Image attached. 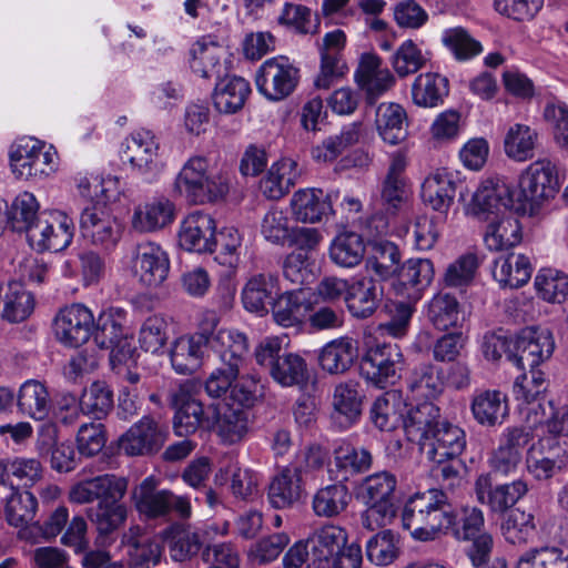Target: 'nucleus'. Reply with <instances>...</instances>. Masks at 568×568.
Wrapping results in <instances>:
<instances>
[{
	"mask_svg": "<svg viewBox=\"0 0 568 568\" xmlns=\"http://www.w3.org/2000/svg\"><path fill=\"white\" fill-rule=\"evenodd\" d=\"M407 439L417 443L429 462H447L462 456L467 445L465 430L440 416V408L424 402L410 408L404 419Z\"/></svg>",
	"mask_w": 568,
	"mask_h": 568,
	"instance_id": "f257e3e1",
	"label": "nucleus"
},
{
	"mask_svg": "<svg viewBox=\"0 0 568 568\" xmlns=\"http://www.w3.org/2000/svg\"><path fill=\"white\" fill-rule=\"evenodd\" d=\"M128 490V479L114 474L100 475L74 485L69 494L74 504L95 506L87 509V516L98 532L108 536L118 530L128 518V507L122 503Z\"/></svg>",
	"mask_w": 568,
	"mask_h": 568,
	"instance_id": "f03ea898",
	"label": "nucleus"
},
{
	"mask_svg": "<svg viewBox=\"0 0 568 568\" xmlns=\"http://www.w3.org/2000/svg\"><path fill=\"white\" fill-rule=\"evenodd\" d=\"M403 527L419 541H433L442 534H448L454 524V506L443 489L416 493L404 506Z\"/></svg>",
	"mask_w": 568,
	"mask_h": 568,
	"instance_id": "7ed1b4c3",
	"label": "nucleus"
},
{
	"mask_svg": "<svg viewBox=\"0 0 568 568\" xmlns=\"http://www.w3.org/2000/svg\"><path fill=\"white\" fill-rule=\"evenodd\" d=\"M227 179L210 170L204 156H192L178 173L173 190L187 203L203 205L216 203L229 193Z\"/></svg>",
	"mask_w": 568,
	"mask_h": 568,
	"instance_id": "20e7f679",
	"label": "nucleus"
},
{
	"mask_svg": "<svg viewBox=\"0 0 568 568\" xmlns=\"http://www.w3.org/2000/svg\"><path fill=\"white\" fill-rule=\"evenodd\" d=\"M559 191L556 165L547 159L530 163L520 174L516 196V211L534 215Z\"/></svg>",
	"mask_w": 568,
	"mask_h": 568,
	"instance_id": "39448f33",
	"label": "nucleus"
},
{
	"mask_svg": "<svg viewBox=\"0 0 568 568\" xmlns=\"http://www.w3.org/2000/svg\"><path fill=\"white\" fill-rule=\"evenodd\" d=\"M254 356L257 365L283 387L302 386L308 381L306 361L296 353L284 351L277 337L264 338L256 346Z\"/></svg>",
	"mask_w": 568,
	"mask_h": 568,
	"instance_id": "423d86ee",
	"label": "nucleus"
},
{
	"mask_svg": "<svg viewBox=\"0 0 568 568\" xmlns=\"http://www.w3.org/2000/svg\"><path fill=\"white\" fill-rule=\"evenodd\" d=\"M158 485L154 476H148L133 488L131 499L136 511L146 519H164L172 513L181 519L190 518V499L169 489H159Z\"/></svg>",
	"mask_w": 568,
	"mask_h": 568,
	"instance_id": "0eeeda50",
	"label": "nucleus"
},
{
	"mask_svg": "<svg viewBox=\"0 0 568 568\" xmlns=\"http://www.w3.org/2000/svg\"><path fill=\"white\" fill-rule=\"evenodd\" d=\"M13 174L23 180H43L58 168V155L52 146L47 148L37 139H22L10 152Z\"/></svg>",
	"mask_w": 568,
	"mask_h": 568,
	"instance_id": "6e6552de",
	"label": "nucleus"
},
{
	"mask_svg": "<svg viewBox=\"0 0 568 568\" xmlns=\"http://www.w3.org/2000/svg\"><path fill=\"white\" fill-rule=\"evenodd\" d=\"M403 353L397 344L375 343L361 359V375L374 386L384 389L400 377Z\"/></svg>",
	"mask_w": 568,
	"mask_h": 568,
	"instance_id": "1a4fd4ad",
	"label": "nucleus"
},
{
	"mask_svg": "<svg viewBox=\"0 0 568 568\" xmlns=\"http://www.w3.org/2000/svg\"><path fill=\"white\" fill-rule=\"evenodd\" d=\"M298 81L300 70L285 57L267 59L255 77L258 92L271 101H281L291 95Z\"/></svg>",
	"mask_w": 568,
	"mask_h": 568,
	"instance_id": "9d476101",
	"label": "nucleus"
},
{
	"mask_svg": "<svg viewBox=\"0 0 568 568\" xmlns=\"http://www.w3.org/2000/svg\"><path fill=\"white\" fill-rule=\"evenodd\" d=\"M73 229L72 220L60 211H52L40 213L26 234L36 250L60 252L72 242Z\"/></svg>",
	"mask_w": 568,
	"mask_h": 568,
	"instance_id": "9b49d317",
	"label": "nucleus"
},
{
	"mask_svg": "<svg viewBox=\"0 0 568 568\" xmlns=\"http://www.w3.org/2000/svg\"><path fill=\"white\" fill-rule=\"evenodd\" d=\"M534 434L528 426H510L500 434L498 446L488 458L490 470L495 475L514 474L523 460V452L532 440Z\"/></svg>",
	"mask_w": 568,
	"mask_h": 568,
	"instance_id": "f8f14e48",
	"label": "nucleus"
},
{
	"mask_svg": "<svg viewBox=\"0 0 568 568\" xmlns=\"http://www.w3.org/2000/svg\"><path fill=\"white\" fill-rule=\"evenodd\" d=\"M93 313L80 303L64 306L53 320L54 336L67 347H79L85 344L93 334Z\"/></svg>",
	"mask_w": 568,
	"mask_h": 568,
	"instance_id": "ddd939ff",
	"label": "nucleus"
},
{
	"mask_svg": "<svg viewBox=\"0 0 568 568\" xmlns=\"http://www.w3.org/2000/svg\"><path fill=\"white\" fill-rule=\"evenodd\" d=\"M554 349L555 341L550 331L527 327L514 338L510 362L523 371L538 368L550 358Z\"/></svg>",
	"mask_w": 568,
	"mask_h": 568,
	"instance_id": "4468645a",
	"label": "nucleus"
},
{
	"mask_svg": "<svg viewBox=\"0 0 568 568\" xmlns=\"http://www.w3.org/2000/svg\"><path fill=\"white\" fill-rule=\"evenodd\" d=\"M204 324L207 327V346L219 356L220 363L241 368L248 351L247 337L239 331L216 329L219 320L214 313L204 317Z\"/></svg>",
	"mask_w": 568,
	"mask_h": 568,
	"instance_id": "2eb2a0df",
	"label": "nucleus"
},
{
	"mask_svg": "<svg viewBox=\"0 0 568 568\" xmlns=\"http://www.w3.org/2000/svg\"><path fill=\"white\" fill-rule=\"evenodd\" d=\"M341 199L338 190L324 191L317 187L301 189L291 199L294 219L302 223H320L335 215L334 204Z\"/></svg>",
	"mask_w": 568,
	"mask_h": 568,
	"instance_id": "dca6fc26",
	"label": "nucleus"
},
{
	"mask_svg": "<svg viewBox=\"0 0 568 568\" xmlns=\"http://www.w3.org/2000/svg\"><path fill=\"white\" fill-rule=\"evenodd\" d=\"M80 231L84 240L105 251L113 250L121 239V225L103 206L93 205L82 211Z\"/></svg>",
	"mask_w": 568,
	"mask_h": 568,
	"instance_id": "f3484780",
	"label": "nucleus"
},
{
	"mask_svg": "<svg viewBox=\"0 0 568 568\" xmlns=\"http://www.w3.org/2000/svg\"><path fill=\"white\" fill-rule=\"evenodd\" d=\"M568 454L558 438L548 436L538 439L527 450L526 467L536 479H549L566 467Z\"/></svg>",
	"mask_w": 568,
	"mask_h": 568,
	"instance_id": "a211bd4d",
	"label": "nucleus"
},
{
	"mask_svg": "<svg viewBox=\"0 0 568 568\" xmlns=\"http://www.w3.org/2000/svg\"><path fill=\"white\" fill-rule=\"evenodd\" d=\"M464 183L447 169H437L429 173L423 184L420 196L425 205L446 214L454 204L457 192L464 197Z\"/></svg>",
	"mask_w": 568,
	"mask_h": 568,
	"instance_id": "6ab92c4d",
	"label": "nucleus"
},
{
	"mask_svg": "<svg viewBox=\"0 0 568 568\" xmlns=\"http://www.w3.org/2000/svg\"><path fill=\"white\" fill-rule=\"evenodd\" d=\"M528 490V484L524 479L493 486L489 475H480L475 483L477 500L495 514L511 510Z\"/></svg>",
	"mask_w": 568,
	"mask_h": 568,
	"instance_id": "aec40b11",
	"label": "nucleus"
},
{
	"mask_svg": "<svg viewBox=\"0 0 568 568\" xmlns=\"http://www.w3.org/2000/svg\"><path fill=\"white\" fill-rule=\"evenodd\" d=\"M207 327L204 320L199 329L190 335L176 338L170 351L173 369L179 374H193L203 363L207 346Z\"/></svg>",
	"mask_w": 568,
	"mask_h": 568,
	"instance_id": "412c9836",
	"label": "nucleus"
},
{
	"mask_svg": "<svg viewBox=\"0 0 568 568\" xmlns=\"http://www.w3.org/2000/svg\"><path fill=\"white\" fill-rule=\"evenodd\" d=\"M407 161L404 154L392 155L387 173L382 182L381 201L387 213L396 214L409 201L412 189L405 174Z\"/></svg>",
	"mask_w": 568,
	"mask_h": 568,
	"instance_id": "4be33fe9",
	"label": "nucleus"
},
{
	"mask_svg": "<svg viewBox=\"0 0 568 568\" xmlns=\"http://www.w3.org/2000/svg\"><path fill=\"white\" fill-rule=\"evenodd\" d=\"M171 403L175 408L173 429L178 436L187 437L200 428L209 427V418L204 415L202 403L192 394L189 385H181L171 394Z\"/></svg>",
	"mask_w": 568,
	"mask_h": 568,
	"instance_id": "5701e85b",
	"label": "nucleus"
},
{
	"mask_svg": "<svg viewBox=\"0 0 568 568\" xmlns=\"http://www.w3.org/2000/svg\"><path fill=\"white\" fill-rule=\"evenodd\" d=\"M165 442V433L150 416L133 424L119 440V447L129 456H142L158 452Z\"/></svg>",
	"mask_w": 568,
	"mask_h": 568,
	"instance_id": "b1692460",
	"label": "nucleus"
},
{
	"mask_svg": "<svg viewBox=\"0 0 568 568\" xmlns=\"http://www.w3.org/2000/svg\"><path fill=\"white\" fill-rule=\"evenodd\" d=\"M354 78L365 92L369 105L375 104L395 84L394 75L387 68L382 67L381 58L373 53L362 54Z\"/></svg>",
	"mask_w": 568,
	"mask_h": 568,
	"instance_id": "393cba45",
	"label": "nucleus"
},
{
	"mask_svg": "<svg viewBox=\"0 0 568 568\" xmlns=\"http://www.w3.org/2000/svg\"><path fill=\"white\" fill-rule=\"evenodd\" d=\"M133 271L141 283L150 287H156L168 277L170 271L169 256L156 243H141L135 248Z\"/></svg>",
	"mask_w": 568,
	"mask_h": 568,
	"instance_id": "a878e982",
	"label": "nucleus"
},
{
	"mask_svg": "<svg viewBox=\"0 0 568 568\" xmlns=\"http://www.w3.org/2000/svg\"><path fill=\"white\" fill-rule=\"evenodd\" d=\"M215 230V221L210 214L201 211L193 212L180 225L179 245L189 252H214Z\"/></svg>",
	"mask_w": 568,
	"mask_h": 568,
	"instance_id": "bb28decb",
	"label": "nucleus"
},
{
	"mask_svg": "<svg viewBox=\"0 0 568 568\" xmlns=\"http://www.w3.org/2000/svg\"><path fill=\"white\" fill-rule=\"evenodd\" d=\"M384 297V285L371 276L353 278L346 295V308L358 320L374 315Z\"/></svg>",
	"mask_w": 568,
	"mask_h": 568,
	"instance_id": "cd10ccee",
	"label": "nucleus"
},
{
	"mask_svg": "<svg viewBox=\"0 0 568 568\" xmlns=\"http://www.w3.org/2000/svg\"><path fill=\"white\" fill-rule=\"evenodd\" d=\"M306 541L311 549L308 568H329L331 560L346 547L347 534L339 526L325 525L316 529Z\"/></svg>",
	"mask_w": 568,
	"mask_h": 568,
	"instance_id": "c85d7f7f",
	"label": "nucleus"
},
{
	"mask_svg": "<svg viewBox=\"0 0 568 568\" xmlns=\"http://www.w3.org/2000/svg\"><path fill=\"white\" fill-rule=\"evenodd\" d=\"M158 150L159 145L152 132L142 129L125 140L122 158L143 174H156L162 169L158 161Z\"/></svg>",
	"mask_w": 568,
	"mask_h": 568,
	"instance_id": "c756f323",
	"label": "nucleus"
},
{
	"mask_svg": "<svg viewBox=\"0 0 568 568\" xmlns=\"http://www.w3.org/2000/svg\"><path fill=\"white\" fill-rule=\"evenodd\" d=\"M474 209L477 214H495L508 209L516 210V196L510 187L499 178L484 181L473 196Z\"/></svg>",
	"mask_w": 568,
	"mask_h": 568,
	"instance_id": "7c9ffc66",
	"label": "nucleus"
},
{
	"mask_svg": "<svg viewBox=\"0 0 568 568\" xmlns=\"http://www.w3.org/2000/svg\"><path fill=\"white\" fill-rule=\"evenodd\" d=\"M175 206L166 197H154L134 207L131 225L140 233L154 232L174 221Z\"/></svg>",
	"mask_w": 568,
	"mask_h": 568,
	"instance_id": "2f4dec72",
	"label": "nucleus"
},
{
	"mask_svg": "<svg viewBox=\"0 0 568 568\" xmlns=\"http://www.w3.org/2000/svg\"><path fill=\"white\" fill-rule=\"evenodd\" d=\"M363 395L361 386L354 381L336 385L333 395L332 420L341 429L353 426L362 414Z\"/></svg>",
	"mask_w": 568,
	"mask_h": 568,
	"instance_id": "473e14b6",
	"label": "nucleus"
},
{
	"mask_svg": "<svg viewBox=\"0 0 568 568\" xmlns=\"http://www.w3.org/2000/svg\"><path fill=\"white\" fill-rule=\"evenodd\" d=\"M303 491V479L286 465L272 477L267 486V501L275 509L293 508L300 503Z\"/></svg>",
	"mask_w": 568,
	"mask_h": 568,
	"instance_id": "72a5a7b5",
	"label": "nucleus"
},
{
	"mask_svg": "<svg viewBox=\"0 0 568 568\" xmlns=\"http://www.w3.org/2000/svg\"><path fill=\"white\" fill-rule=\"evenodd\" d=\"M358 356L357 342L343 336L326 343L320 352L318 363L329 374L347 372Z\"/></svg>",
	"mask_w": 568,
	"mask_h": 568,
	"instance_id": "f704fd0d",
	"label": "nucleus"
},
{
	"mask_svg": "<svg viewBox=\"0 0 568 568\" xmlns=\"http://www.w3.org/2000/svg\"><path fill=\"white\" fill-rule=\"evenodd\" d=\"M42 477L41 463L36 458H4L0 459V485L11 489L18 486L30 487Z\"/></svg>",
	"mask_w": 568,
	"mask_h": 568,
	"instance_id": "c9c22d12",
	"label": "nucleus"
},
{
	"mask_svg": "<svg viewBox=\"0 0 568 568\" xmlns=\"http://www.w3.org/2000/svg\"><path fill=\"white\" fill-rule=\"evenodd\" d=\"M493 277L503 288H518L531 277L532 266L523 254H508L494 261Z\"/></svg>",
	"mask_w": 568,
	"mask_h": 568,
	"instance_id": "e433bc0d",
	"label": "nucleus"
},
{
	"mask_svg": "<svg viewBox=\"0 0 568 568\" xmlns=\"http://www.w3.org/2000/svg\"><path fill=\"white\" fill-rule=\"evenodd\" d=\"M407 113L394 102L381 103L376 110L375 123L384 142L396 145L407 136Z\"/></svg>",
	"mask_w": 568,
	"mask_h": 568,
	"instance_id": "4c0bfd02",
	"label": "nucleus"
},
{
	"mask_svg": "<svg viewBox=\"0 0 568 568\" xmlns=\"http://www.w3.org/2000/svg\"><path fill=\"white\" fill-rule=\"evenodd\" d=\"M308 312H311V303L302 288H293L281 294L272 306L275 322L283 327L302 324Z\"/></svg>",
	"mask_w": 568,
	"mask_h": 568,
	"instance_id": "58836bf2",
	"label": "nucleus"
},
{
	"mask_svg": "<svg viewBox=\"0 0 568 568\" xmlns=\"http://www.w3.org/2000/svg\"><path fill=\"white\" fill-rule=\"evenodd\" d=\"M366 253V245L361 234L353 231L338 233L331 242L328 255L331 261L344 268L358 266Z\"/></svg>",
	"mask_w": 568,
	"mask_h": 568,
	"instance_id": "ea45409f",
	"label": "nucleus"
},
{
	"mask_svg": "<svg viewBox=\"0 0 568 568\" xmlns=\"http://www.w3.org/2000/svg\"><path fill=\"white\" fill-rule=\"evenodd\" d=\"M521 226L513 216H495L486 226L484 243L489 251H508L521 242Z\"/></svg>",
	"mask_w": 568,
	"mask_h": 568,
	"instance_id": "a19ab883",
	"label": "nucleus"
},
{
	"mask_svg": "<svg viewBox=\"0 0 568 568\" xmlns=\"http://www.w3.org/2000/svg\"><path fill=\"white\" fill-rule=\"evenodd\" d=\"M250 93V83L244 78L234 75L221 79L212 95L213 104L221 113H236L244 106Z\"/></svg>",
	"mask_w": 568,
	"mask_h": 568,
	"instance_id": "79ce46f5",
	"label": "nucleus"
},
{
	"mask_svg": "<svg viewBox=\"0 0 568 568\" xmlns=\"http://www.w3.org/2000/svg\"><path fill=\"white\" fill-rule=\"evenodd\" d=\"M223 54L224 50L219 44L199 40L190 50V67L201 78L220 80L224 73Z\"/></svg>",
	"mask_w": 568,
	"mask_h": 568,
	"instance_id": "37998d69",
	"label": "nucleus"
},
{
	"mask_svg": "<svg viewBox=\"0 0 568 568\" xmlns=\"http://www.w3.org/2000/svg\"><path fill=\"white\" fill-rule=\"evenodd\" d=\"M351 500L348 487L338 479L337 483L326 485L314 494L312 508L318 517L334 518L346 510Z\"/></svg>",
	"mask_w": 568,
	"mask_h": 568,
	"instance_id": "c03bdc74",
	"label": "nucleus"
},
{
	"mask_svg": "<svg viewBox=\"0 0 568 568\" xmlns=\"http://www.w3.org/2000/svg\"><path fill=\"white\" fill-rule=\"evenodd\" d=\"M372 454L364 447L343 442L334 449V466L342 481L367 471L372 466Z\"/></svg>",
	"mask_w": 568,
	"mask_h": 568,
	"instance_id": "a18cd8bd",
	"label": "nucleus"
},
{
	"mask_svg": "<svg viewBox=\"0 0 568 568\" xmlns=\"http://www.w3.org/2000/svg\"><path fill=\"white\" fill-rule=\"evenodd\" d=\"M440 369L433 364H422L415 367L407 379V388L412 399L432 402L444 390Z\"/></svg>",
	"mask_w": 568,
	"mask_h": 568,
	"instance_id": "49530a36",
	"label": "nucleus"
},
{
	"mask_svg": "<svg viewBox=\"0 0 568 568\" xmlns=\"http://www.w3.org/2000/svg\"><path fill=\"white\" fill-rule=\"evenodd\" d=\"M447 78L433 72L419 74L412 85L413 102L423 108H435L448 95Z\"/></svg>",
	"mask_w": 568,
	"mask_h": 568,
	"instance_id": "de8ad7c7",
	"label": "nucleus"
},
{
	"mask_svg": "<svg viewBox=\"0 0 568 568\" xmlns=\"http://www.w3.org/2000/svg\"><path fill=\"white\" fill-rule=\"evenodd\" d=\"M50 403L49 392L41 382L29 379L20 386L17 405L22 414L43 420L50 412Z\"/></svg>",
	"mask_w": 568,
	"mask_h": 568,
	"instance_id": "09e8293b",
	"label": "nucleus"
},
{
	"mask_svg": "<svg viewBox=\"0 0 568 568\" xmlns=\"http://www.w3.org/2000/svg\"><path fill=\"white\" fill-rule=\"evenodd\" d=\"M276 278L272 274L252 276L242 291V303L245 310L258 315L267 312V305L273 301Z\"/></svg>",
	"mask_w": 568,
	"mask_h": 568,
	"instance_id": "8fccbe9b",
	"label": "nucleus"
},
{
	"mask_svg": "<svg viewBox=\"0 0 568 568\" xmlns=\"http://www.w3.org/2000/svg\"><path fill=\"white\" fill-rule=\"evenodd\" d=\"M471 412L474 418L481 425L501 424L508 414L506 395L499 390H486L473 399Z\"/></svg>",
	"mask_w": 568,
	"mask_h": 568,
	"instance_id": "3c124183",
	"label": "nucleus"
},
{
	"mask_svg": "<svg viewBox=\"0 0 568 568\" xmlns=\"http://www.w3.org/2000/svg\"><path fill=\"white\" fill-rule=\"evenodd\" d=\"M125 314L120 308H110L102 312L98 320H94L93 337L94 343L102 349H109L121 342L124 337Z\"/></svg>",
	"mask_w": 568,
	"mask_h": 568,
	"instance_id": "603ef678",
	"label": "nucleus"
},
{
	"mask_svg": "<svg viewBox=\"0 0 568 568\" xmlns=\"http://www.w3.org/2000/svg\"><path fill=\"white\" fill-rule=\"evenodd\" d=\"M248 432V412L242 407L227 406L216 416V433L221 442L233 445Z\"/></svg>",
	"mask_w": 568,
	"mask_h": 568,
	"instance_id": "864d4df0",
	"label": "nucleus"
},
{
	"mask_svg": "<svg viewBox=\"0 0 568 568\" xmlns=\"http://www.w3.org/2000/svg\"><path fill=\"white\" fill-rule=\"evenodd\" d=\"M400 260L402 254L397 245L389 241H381L373 244L366 265L382 281H386L400 272Z\"/></svg>",
	"mask_w": 568,
	"mask_h": 568,
	"instance_id": "5fc2aeb1",
	"label": "nucleus"
},
{
	"mask_svg": "<svg viewBox=\"0 0 568 568\" xmlns=\"http://www.w3.org/2000/svg\"><path fill=\"white\" fill-rule=\"evenodd\" d=\"M79 406L83 415L101 420L113 409V392L105 382H93L83 390Z\"/></svg>",
	"mask_w": 568,
	"mask_h": 568,
	"instance_id": "6e6d98bb",
	"label": "nucleus"
},
{
	"mask_svg": "<svg viewBox=\"0 0 568 568\" xmlns=\"http://www.w3.org/2000/svg\"><path fill=\"white\" fill-rule=\"evenodd\" d=\"M442 43L458 62L469 61L484 51L481 43L463 27L444 30Z\"/></svg>",
	"mask_w": 568,
	"mask_h": 568,
	"instance_id": "4d7b16f0",
	"label": "nucleus"
},
{
	"mask_svg": "<svg viewBox=\"0 0 568 568\" xmlns=\"http://www.w3.org/2000/svg\"><path fill=\"white\" fill-rule=\"evenodd\" d=\"M414 311V307L408 303L392 300L387 301L383 306V312L387 316V320L378 324V332L381 335H387L394 338L406 336Z\"/></svg>",
	"mask_w": 568,
	"mask_h": 568,
	"instance_id": "13d9d810",
	"label": "nucleus"
},
{
	"mask_svg": "<svg viewBox=\"0 0 568 568\" xmlns=\"http://www.w3.org/2000/svg\"><path fill=\"white\" fill-rule=\"evenodd\" d=\"M538 134L528 125L516 123L509 128L504 142L506 154L518 162L534 156Z\"/></svg>",
	"mask_w": 568,
	"mask_h": 568,
	"instance_id": "bf43d9fd",
	"label": "nucleus"
},
{
	"mask_svg": "<svg viewBox=\"0 0 568 568\" xmlns=\"http://www.w3.org/2000/svg\"><path fill=\"white\" fill-rule=\"evenodd\" d=\"M33 308L32 294L20 283H10L3 298L2 318L10 323H20L31 315Z\"/></svg>",
	"mask_w": 568,
	"mask_h": 568,
	"instance_id": "052dcab7",
	"label": "nucleus"
},
{
	"mask_svg": "<svg viewBox=\"0 0 568 568\" xmlns=\"http://www.w3.org/2000/svg\"><path fill=\"white\" fill-rule=\"evenodd\" d=\"M501 534L511 545H525L535 535V517L519 508L511 509L501 523Z\"/></svg>",
	"mask_w": 568,
	"mask_h": 568,
	"instance_id": "680f3d73",
	"label": "nucleus"
},
{
	"mask_svg": "<svg viewBox=\"0 0 568 568\" xmlns=\"http://www.w3.org/2000/svg\"><path fill=\"white\" fill-rule=\"evenodd\" d=\"M165 536L169 539L171 557L175 561H184L191 558L202 547L199 534L179 524L170 526L165 530Z\"/></svg>",
	"mask_w": 568,
	"mask_h": 568,
	"instance_id": "e2e57ef3",
	"label": "nucleus"
},
{
	"mask_svg": "<svg viewBox=\"0 0 568 568\" xmlns=\"http://www.w3.org/2000/svg\"><path fill=\"white\" fill-rule=\"evenodd\" d=\"M141 531L140 526H133L126 535L128 544L132 548L130 550L131 561L135 567L150 568L151 565L155 566L159 562L161 548L158 542L142 535Z\"/></svg>",
	"mask_w": 568,
	"mask_h": 568,
	"instance_id": "0e129e2a",
	"label": "nucleus"
},
{
	"mask_svg": "<svg viewBox=\"0 0 568 568\" xmlns=\"http://www.w3.org/2000/svg\"><path fill=\"white\" fill-rule=\"evenodd\" d=\"M38 501L28 490L12 489L6 503V518L13 527H23L34 519Z\"/></svg>",
	"mask_w": 568,
	"mask_h": 568,
	"instance_id": "69168bd1",
	"label": "nucleus"
},
{
	"mask_svg": "<svg viewBox=\"0 0 568 568\" xmlns=\"http://www.w3.org/2000/svg\"><path fill=\"white\" fill-rule=\"evenodd\" d=\"M459 317V303L447 293L436 294L428 303L427 318L439 331L456 326Z\"/></svg>",
	"mask_w": 568,
	"mask_h": 568,
	"instance_id": "338daca9",
	"label": "nucleus"
},
{
	"mask_svg": "<svg viewBox=\"0 0 568 568\" xmlns=\"http://www.w3.org/2000/svg\"><path fill=\"white\" fill-rule=\"evenodd\" d=\"M516 568H568V556L558 547L530 548L519 557Z\"/></svg>",
	"mask_w": 568,
	"mask_h": 568,
	"instance_id": "774afa93",
	"label": "nucleus"
}]
</instances>
